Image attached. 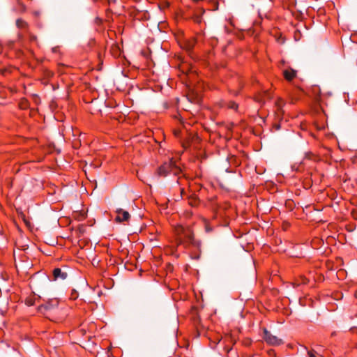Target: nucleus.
Returning <instances> with one entry per match:
<instances>
[{
  "instance_id": "1a4fd4ad",
  "label": "nucleus",
  "mask_w": 357,
  "mask_h": 357,
  "mask_svg": "<svg viewBox=\"0 0 357 357\" xmlns=\"http://www.w3.org/2000/svg\"><path fill=\"white\" fill-rule=\"evenodd\" d=\"M15 24L17 27L20 29L26 30L29 28V24L22 18H18Z\"/></svg>"
},
{
  "instance_id": "9b49d317",
  "label": "nucleus",
  "mask_w": 357,
  "mask_h": 357,
  "mask_svg": "<svg viewBox=\"0 0 357 357\" xmlns=\"http://www.w3.org/2000/svg\"><path fill=\"white\" fill-rule=\"evenodd\" d=\"M227 107L231 109L236 110L238 108V105L235 102L229 101L227 103Z\"/></svg>"
},
{
  "instance_id": "6e6552de",
  "label": "nucleus",
  "mask_w": 357,
  "mask_h": 357,
  "mask_svg": "<svg viewBox=\"0 0 357 357\" xmlns=\"http://www.w3.org/2000/svg\"><path fill=\"white\" fill-rule=\"evenodd\" d=\"M58 301L57 300H52L50 302H48L44 305H41L39 306V310L42 311L43 309L44 310H50L54 307H56L58 305Z\"/></svg>"
},
{
  "instance_id": "20e7f679",
  "label": "nucleus",
  "mask_w": 357,
  "mask_h": 357,
  "mask_svg": "<svg viewBox=\"0 0 357 357\" xmlns=\"http://www.w3.org/2000/svg\"><path fill=\"white\" fill-rule=\"evenodd\" d=\"M117 215L116 217V221L119 222L128 221L130 215L129 213L126 211L123 210L122 208H118L116 211Z\"/></svg>"
},
{
  "instance_id": "f3484780",
  "label": "nucleus",
  "mask_w": 357,
  "mask_h": 357,
  "mask_svg": "<svg viewBox=\"0 0 357 357\" xmlns=\"http://www.w3.org/2000/svg\"><path fill=\"white\" fill-rule=\"evenodd\" d=\"M22 218L23 220L24 221V222H25L26 224H28V221L26 220V218H25V215H22Z\"/></svg>"
},
{
  "instance_id": "a211bd4d",
  "label": "nucleus",
  "mask_w": 357,
  "mask_h": 357,
  "mask_svg": "<svg viewBox=\"0 0 357 357\" xmlns=\"http://www.w3.org/2000/svg\"><path fill=\"white\" fill-rule=\"evenodd\" d=\"M303 283H306L307 282V280L305 279V280L303 281Z\"/></svg>"
},
{
  "instance_id": "0eeeda50",
  "label": "nucleus",
  "mask_w": 357,
  "mask_h": 357,
  "mask_svg": "<svg viewBox=\"0 0 357 357\" xmlns=\"http://www.w3.org/2000/svg\"><path fill=\"white\" fill-rule=\"evenodd\" d=\"M16 6L14 7V10L19 13H24L26 10V6L23 3L22 0H15Z\"/></svg>"
},
{
  "instance_id": "2eb2a0df",
  "label": "nucleus",
  "mask_w": 357,
  "mask_h": 357,
  "mask_svg": "<svg viewBox=\"0 0 357 357\" xmlns=\"http://www.w3.org/2000/svg\"><path fill=\"white\" fill-rule=\"evenodd\" d=\"M205 229L207 232L212 231V228L211 227H209L207 224L205 226Z\"/></svg>"
},
{
  "instance_id": "423d86ee",
  "label": "nucleus",
  "mask_w": 357,
  "mask_h": 357,
  "mask_svg": "<svg viewBox=\"0 0 357 357\" xmlns=\"http://www.w3.org/2000/svg\"><path fill=\"white\" fill-rule=\"evenodd\" d=\"M67 276V273L63 271L60 268H56L53 270V277L55 280L59 279L65 280Z\"/></svg>"
},
{
  "instance_id": "6ab92c4d",
  "label": "nucleus",
  "mask_w": 357,
  "mask_h": 357,
  "mask_svg": "<svg viewBox=\"0 0 357 357\" xmlns=\"http://www.w3.org/2000/svg\"><path fill=\"white\" fill-rule=\"evenodd\" d=\"M335 335V332L332 333V334H331V335Z\"/></svg>"
},
{
  "instance_id": "f8f14e48",
  "label": "nucleus",
  "mask_w": 357,
  "mask_h": 357,
  "mask_svg": "<svg viewBox=\"0 0 357 357\" xmlns=\"http://www.w3.org/2000/svg\"><path fill=\"white\" fill-rule=\"evenodd\" d=\"M188 98L190 100V102H191L198 103L199 102V98L197 95L196 96V97H192V98H191L189 95L188 96Z\"/></svg>"
},
{
  "instance_id": "dca6fc26",
  "label": "nucleus",
  "mask_w": 357,
  "mask_h": 357,
  "mask_svg": "<svg viewBox=\"0 0 357 357\" xmlns=\"http://www.w3.org/2000/svg\"><path fill=\"white\" fill-rule=\"evenodd\" d=\"M30 40L31 41L36 40V37L35 36H33V35H31L30 36Z\"/></svg>"
},
{
  "instance_id": "aec40b11",
  "label": "nucleus",
  "mask_w": 357,
  "mask_h": 357,
  "mask_svg": "<svg viewBox=\"0 0 357 357\" xmlns=\"http://www.w3.org/2000/svg\"><path fill=\"white\" fill-rule=\"evenodd\" d=\"M209 1H211V2H212V1H215V0H209Z\"/></svg>"
},
{
  "instance_id": "9d476101",
  "label": "nucleus",
  "mask_w": 357,
  "mask_h": 357,
  "mask_svg": "<svg viewBox=\"0 0 357 357\" xmlns=\"http://www.w3.org/2000/svg\"><path fill=\"white\" fill-rule=\"evenodd\" d=\"M36 302V298L34 296L27 297L25 299V304L28 306H32L35 304Z\"/></svg>"
},
{
  "instance_id": "39448f33",
  "label": "nucleus",
  "mask_w": 357,
  "mask_h": 357,
  "mask_svg": "<svg viewBox=\"0 0 357 357\" xmlns=\"http://www.w3.org/2000/svg\"><path fill=\"white\" fill-rule=\"evenodd\" d=\"M296 75L297 71L291 68H288L283 70V76L284 79L288 82L293 80L296 77Z\"/></svg>"
},
{
  "instance_id": "4468645a",
  "label": "nucleus",
  "mask_w": 357,
  "mask_h": 357,
  "mask_svg": "<svg viewBox=\"0 0 357 357\" xmlns=\"http://www.w3.org/2000/svg\"><path fill=\"white\" fill-rule=\"evenodd\" d=\"M317 352L314 350H308L307 356L308 357H317Z\"/></svg>"
},
{
  "instance_id": "f257e3e1",
  "label": "nucleus",
  "mask_w": 357,
  "mask_h": 357,
  "mask_svg": "<svg viewBox=\"0 0 357 357\" xmlns=\"http://www.w3.org/2000/svg\"><path fill=\"white\" fill-rule=\"evenodd\" d=\"M174 232L178 245H183L185 248L190 245L199 246V243L195 240L193 231L190 227L177 225Z\"/></svg>"
},
{
  "instance_id": "7ed1b4c3",
  "label": "nucleus",
  "mask_w": 357,
  "mask_h": 357,
  "mask_svg": "<svg viewBox=\"0 0 357 357\" xmlns=\"http://www.w3.org/2000/svg\"><path fill=\"white\" fill-rule=\"evenodd\" d=\"M264 340L270 345L278 346L282 344V341L277 336L272 335L267 329H264Z\"/></svg>"
},
{
  "instance_id": "ddd939ff",
  "label": "nucleus",
  "mask_w": 357,
  "mask_h": 357,
  "mask_svg": "<svg viewBox=\"0 0 357 357\" xmlns=\"http://www.w3.org/2000/svg\"><path fill=\"white\" fill-rule=\"evenodd\" d=\"M284 105V102L282 99H279L276 102V105H277L278 109H282V107H283Z\"/></svg>"
},
{
  "instance_id": "f03ea898",
  "label": "nucleus",
  "mask_w": 357,
  "mask_h": 357,
  "mask_svg": "<svg viewBox=\"0 0 357 357\" xmlns=\"http://www.w3.org/2000/svg\"><path fill=\"white\" fill-rule=\"evenodd\" d=\"M181 172V168L175 164V162L172 159L169 160L168 162H164L158 168V174L162 176H166L169 174L176 176L179 174Z\"/></svg>"
}]
</instances>
